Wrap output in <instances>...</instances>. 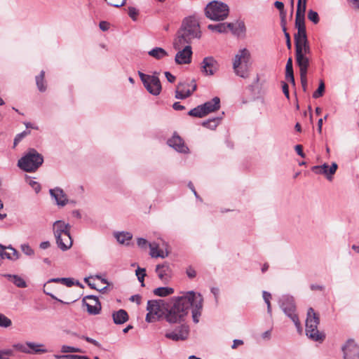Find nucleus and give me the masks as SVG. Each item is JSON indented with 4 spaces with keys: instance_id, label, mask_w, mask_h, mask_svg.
I'll return each instance as SVG.
<instances>
[{
    "instance_id": "obj_1",
    "label": "nucleus",
    "mask_w": 359,
    "mask_h": 359,
    "mask_svg": "<svg viewBox=\"0 0 359 359\" xmlns=\"http://www.w3.org/2000/svg\"><path fill=\"white\" fill-rule=\"evenodd\" d=\"M201 37L199 24L193 17L185 18L173 41V48L178 50L175 62L179 65L189 64L191 62L192 50L190 43L194 39Z\"/></svg>"
},
{
    "instance_id": "obj_44",
    "label": "nucleus",
    "mask_w": 359,
    "mask_h": 359,
    "mask_svg": "<svg viewBox=\"0 0 359 359\" xmlns=\"http://www.w3.org/2000/svg\"><path fill=\"white\" fill-rule=\"evenodd\" d=\"M274 6L277 9H278L280 11V16H281V21H282V24H283L285 22V15H286L285 11H284V4L281 1H276L274 3Z\"/></svg>"
},
{
    "instance_id": "obj_15",
    "label": "nucleus",
    "mask_w": 359,
    "mask_h": 359,
    "mask_svg": "<svg viewBox=\"0 0 359 359\" xmlns=\"http://www.w3.org/2000/svg\"><path fill=\"white\" fill-rule=\"evenodd\" d=\"M165 337L173 341H183L187 339L189 336V327L184 325H181L177 330L168 332Z\"/></svg>"
},
{
    "instance_id": "obj_41",
    "label": "nucleus",
    "mask_w": 359,
    "mask_h": 359,
    "mask_svg": "<svg viewBox=\"0 0 359 359\" xmlns=\"http://www.w3.org/2000/svg\"><path fill=\"white\" fill-rule=\"evenodd\" d=\"M31 133L29 130H24L23 132L18 134L13 141V147L15 148L23 138L29 135Z\"/></svg>"
},
{
    "instance_id": "obj_45",
    "label": "nucleus",
    "mask_w": 359,
    "mask_h": 359,
    "mask_svg": "<svg viewBox=\"0 0 359 359\" xmlns=\"http://www.w3.org/2000/svg\"><path fill=\"white\" fill-rule=\"evenodd\" d=\"M61 352L64 353H82V350L79 348L63 345L61 348Z\"/></svg>"
},
{
    "instance_id": "obj_58",
    "label": "nucleus",
    "mask_w": 359,
    "mask_h": 359,
    "mask_svg": "<svg viewBox=\"0 0 359 359\" xmlns=\"http://www.w3.org/2000/svg\"><path fill=\"white\" fill-rule=\"evenodd\" d=\"M61 283L67 287H72L74 285V279L70 278H61Z\"/></svg>"
},
{
    "instance_id": "obj_37",
    "label": "nucleus",
    "mask_w": 359,
    "mask_h": 359,
    "mask_svg": "<svg viewBox=\"0 0 359 359\" xmlns=\"http://www.w3.org/2000/svg\"><path fill=\"white\" fill-rule=\"evenodd\" d=\"M208 28L210 30L217 32L218 33H226L225 25L224 22L218 23L217 25H209Z\"/></svg>"
},
{
    "instance_id": "obj_40",
    "label": "nucleus",
    "mask_w": 359,
    "mask_h": 359,
    "mask_svg": "<svg viewBox=\"0 0 359 359\" xmlns=\"http://www.w3.org/2000/svg\"><path fill=\"white\" fill-rule=\"evenodd\" d=\"M325 92V83L321 80L318 89L313 93V97L315 99L322 97Z\"/></svg>"
},
{
    "instance_id": "obj_33",
    "label": "nucleus",
    "mask_w": 359,
    "mask_h": 359,
    "mask_svg": "<svg viewBox=\"0 0 359 359\" xmlns=\"http://www.w3.org/2000/svg\"><path fill=\"white\" fill-rule=\"evenodd\" d=\"M151 249L150 255L152 257H161L165 258L168 255V252H164L163 250H158V245L154 246L153 244H149Z\"/></svg>"
},
{
    "instance_id": "obj_29",
    "label": "nucleus",
    "mask_w": 359,
    "mask_h": 359,
    "mask_svg": "<svg viewBox=\"0 0 359 359\" xmlns=\"http://www.w3.org/2000/svg\"><path fill=\"white\" fill-rule=\"evenodd\" d=\"M188 115L197 118H203L206 116L205 109L202 104L197 106L196 107L191 109L188 112Z\"/></svg>"
},
{
    "instance_id": "obj_43",
    "label": "nucleus",
    "mask_w": 359,
    "mask_h": 359,
    "mask_svg": "<svg viewBox=\"0 0 359 359\" xmlns=\"http://www.w3.org/2000/svg\"><path fill=\"white\" fill-rule=\"evenodd\" d=\"M295 27L297 29L306 28L305 16L296 15L295 16Z\"/></svg>"
},
{
    "instance_id": "obj_26",
    "label": "nucleus",
    "mask_w": 359,
    "mask_h": 359,
    "mask_svg": "<svg viewBox=\"0 0 359 359\" xmlns=\"http://www.w3.org/2000/svg\"><path fill=\"white\" fill-rule=\"evenodd\" d=\"M162 302V300H149L147 302V310L160 316L161 303Z\"/></svg>"
},
{
    "instance_id": "obj_8",
    "label": "nucleus",
    "mask_w": 359,
    "mask_h": 359,
    "mask_svg": "<svg viewBox=\"0 0 359 359\" xmlns=\"http://www.w3.org/2000/svg\"><path fill=\"white\" fill-rule=\"evenodd\" d=\"M138 74L144 86L149 93L153 95H158L161 93L162 87L160 79L156 75V72L154 75H148L138 72Z\"/></svg>"
},
{
    "instance_id": "obj_53",
    "label": "nucleus",
    "mask_w": 359,
    "mask_h": 359,
    "mask_svg": "<svg viewBox=\"0 0 359 359\" xmlns=\"http://www.w3.org/2000/svg\"><path fill=\"white\" fill-rule=\"evenodd\" d=\"M299 74H300L301 83H302L303 90L304 92H306V88H307V77H306L307 73H304V74L299 73Z\"/></svg>"
},
{
    "instance_id": "obj_6",
    "label": "nucleus",
    "mask_w": 359,
    "mask_h": 359,
    "mask_svg": "<svg viewBox=\"0 0 359 359\" xmlns=\"http://www.w3.org/2000/svg\"><path fill=\"white\" fill-rule=\"evenodd\" d=\"M229 13L227 4L218 1L210 2L205 8V16L214 21L224 20L227 18Z\"/></svg>"
},
{
    "instance_id": "obj_31",
    "label": "nucleus",
    "mask_w": 359,
    "mask_h": 359,
    "mask_svg": "<svg viewBox=\"0 0 359 359\" xmlns=\"http://www.w3.org/2000/svg\"><path fill=\"white\" fill-rule=\"evenodd\" d=\"M174 292L172 287H160L154 290V294L159 297H166Z\"/></svg>"
},
{
    "instance_id": "obj_19",
    "label": "nucleus",
    "mask_w": 359,
    "mask_h": 359,
    "mask_svg": "<svg viewBox=\"0 0 359 359\" xmlns=\"http://www.w3.org/2000/svg\"><path fill=\"white\" fill-rule=\"evenodd\" d=\"M49 192L51 197L55 200L57 205L63 207L67 203V197L62 189L56 187L50 189Z\"/></svg>"
},
{
    "instance_id": "obj_16",
    "label": "nucleus",
    "mask_w": 359,
    "mask_h": 359,
    "mask_svg": "<svg viewBox=\"0 0 359 359\" xmlns=\"http://www.w3.org/2000/svg\"><path fill=\"white\" fill-rule=\"evenodd\" d=\"M156 272L158 278L163 283H167L169 282L171 278V269L167 262L162 264H158L156 267Z\"/></svg>"
},
{
    "instance_id": "obj_7",
    "label": "nucleus",
    "mask_w": 359,
    "mask_h": 359,
    "mask_svg": "<svg viewBox=\"0 0 359 359\" xmlns=\"http://www.w3.org/2000/svg\"><path fill=\"white\" fill-rule=\"evenodd\" d=\"M279 304L284 313L294 323L299 332L302 331L301 323L296 314V305L293 297L283 295L280 298Z\"/></svg>"
},
{
    "instance_id": "obj_28",
    "label": "nucleus",
    "mask_w": 359,
    "mask_h": 359,
    "mask_svg": "<svg viewBox=\"0 0 359 359\" xmlns=\"http://www.w3.org/2000/svg\"><path fill=\"white\" fill-rule=\"evenodd\" d=\"M148 54L155 59L160 60L168 55V53L162 48L156 47L148 52Z\"/></svg>"
},
{
    "instance_id": "obj_17",
    "label": "nucleus",
    "mask_w": 359,
    "mask_h": 359,
    "mask_svg": "<svg viewBox=\"0 0 359 359\" xmlns=\"http://www.w3.org/2000/svg\"><path fill=\"white\" fill-rule=\"evenodd\" d=\"M168 144L178 152L186 154L189 151V149L184 144L183 140L175 133L168 140Z\"/></svg>"
},
{
    "instance_id": "obj_50",
    "label": "nucleus",
    "mask_w": 359,
    "mask_h": 359,
    "mask_svg": "<svg viewBox=\"0 0 359 359\" xmlns=\"http://www.w3.org/2000/svg\"><path fill=\"white\" fill-rule=\"evenodd\" d=\"M21 250L28 256L33 255L34 253V250L29 246V244H22L20 246Z\"/></svg>"
},
{
    "instance_id": "obj_60",
    "label": "nucleus",
    "mask_w": 359,
    "mask_h": 359,
    "mask_svg": "<svg viewBox=\"0 0 359 359\" xmlns=\"http://www.w3.org/2000/svg\"><path fill=\"white\" fill-rule=\"evenodd\" d=\"M29 185L34 189V191L38 193L41 190V185L36 181L30 180L29 182Z\"/></svg>"
},
{
    "instance_id": "obj_27",
    "label": "nucleus",
    "mask_w": 359,
    "mask_h": 359,
    "mask_svg": "<svg viewBox=\"0 0 359 359\" xmlns=\"http://www.w3.org/2000/svg\"><path fill=\"white\" fill-rule=\"evenodd\" d=\"M115 238L117 241L121 244L128 245V242L132 239L133 235L130 232H116L114 233Z\"/></svg>"
},
{
    "instance_id": "obj_54",
    "label": "nucleus",
    "mask_w": 359,
    "mask_h": 359,
    "mask_svg": "<svg viewBox=\"0 0 359 359\" xmlns=\"http://www.w3.org/2000/svg\"><path fill=\"white\" fill-rule=\"evenodd\" d=\"M158 315L150 313L148 311L147 314L146 315V321L148 323H152L156 321L158 318Z\"/></svg>"
},
{
    "instance_id": "obj_24",
    "label": "nucleus",
    "mask_w": 359,
    "mask_h": 359,
    "mask_svg": "<svg viewBox=\"0 0 359 359\" xmlns=\"http://www.w3.org/2000/svg\"><path fill=\"white\" fill-rule=\"evenodd\" d=\"M114 323L117 325H121L128 320V313L123 309H119L112 313Z\"/></svg>"
},
{
    "instance_id": "obj_9",
    "label": "nucleus",
    "mask_w": 359,
    "mask_h": 359,
    "mask_svg": "<svg viewBox=\"0 0 359 359\" xmlns=\"http://www.w3.org/2000/svg\"><path fill=\"white\" fill-rule=\"evenodd\" d=\"M190 306L192 307V318L195 323H198L199 317L201 316L203 299L200 293L189 291Z\"/></svg>"
},
{
    "instance_id": "obj_3",
    "label": "nucleus",
    "mask_w": 359,
    "mask_h": 359,
    "mask_svg": "<svg viewBox=\"0 0 359 359\" xmlns=\"http://www.w3.org/2000/svg\"><path fill=\"white\" fill-rule=\"evenodd\" d=\"M251 68L250 53L246 48L241 49L235 55L233 62V69L235 74L243 79L250 76Z\"/></svg>"
},
{
    "instance_id": "obj_57",
    "label": "nucleus",
    "mask_w": 359,
    "mask_h": 359,
    "mask_svg": "<svg viewBox=\"0 0 359 359\" xmlns=\"http://www.w3.org/2000/svg\"><path fill=\"white\" fill-rule=\"evenodd\" d=\"M293 73L292 60L290 57L286 64L285 74Z\"/></svg>"
},
{
    "instance_id": "obj_5",
    "label": "nucleus",
    "mask_w": 359,
    "mask_h": 359,
    "mask_svg": "<svg viewBox=\"0 0 359 359\" xmlns=\"http://www.w3.org/2000/svg\"><path fill=\"white\" fill-rule=\"evenodd\" d=\"M43 163V157L36 149H30L18 160V166L28 172L36 171Z\"/></svg>"
},
{
    "instance_id": "obj_34",
    "label": "nucleus",
    "mask_w": 359,
    "mask_h": 359,
    "mask_svg": "<svg viewBox=\"0 0 359 359\" xmlns=\"http://www.w3.org/2000/svg\"><path fill=\"white\" fill-rule=\"evenodd\" d=\"M221 119V117L210 118L207 121H203L202 123V126L210 129H215L219 125Z\"/></svg>"
},
{
    "instance_id": "obj_48",
    "label": "nucleus",
    "mask_w": 359,
    "mask_h": 359,
    "mask_svg": "<svg viewBox=\"0 0 359 359\" xmlns=\"http://www.w3.org/2000/svg\"><path fill=\"white\" fill-rule=\"evenodd\" d=\"M13 346L16 350H18L22 353H32V351L29 349V346L27 345V342L25 344H15Z\"/></svg>"
},
{
    "instance_id": "obj_21",
    "label": "nucleus",
    "mask_w": 359,
    "mask_h": 359,
    "mask_svg": "<svg viewBox=\"0 0 359 359\" xmlns=\"http://www.w3.org/2000/svg\"><path fill=\"white\" fill-rule=\"evenodd\" d=\"M55 240L58 248L63 251L69 249L73 243L69 231L62 234L59 238H57Z\"/></svg>"
},
{
    "instance_id": "obj_42",
    "label": "nucleus",
    "mask_w": 359,
    "mask_h": 359,
    "mask_svg": "<svg viewBox=\"0 0 359 359\" xmlns=\"http://www.w3.org/2000/svg\"><path fill=\"white\" fill-rule=\"evenodd\" d=\"M262 296L265 303L267 305V312L269 314L271 315V306L270 302L271 294L266 291H263Z\"/></svg>"
},
{
    "instance_id": "obj_62",
    "label": "nucleus",
    "mask_w": 359,
    "mask_h": 359,
    "mask_svg": "<svg viewBox=\"0 0 359 359\" xmlns=\"http://www.w3.org/2000/svg\"><path fill=\"white\" fill-rule=\"evenodd\" d=\"M81 338L85 339L86 341H88L90 344H93V345H95L96 346L99 347L100 346V343L97 341H96L90 337H86V336H81Z\"/></svg>"
},
{
    "instance_id": "obj_20",
    "label": "nucleus",
    "mask_w": 359,
    "mask_h": 359,
    "mask_svg": "<svg viewBox=\"0 0 359 359\" xmlns=\"http://www.w3.org/2000/svg\"><path fill=\"white\" fill-rule=\"evenodd\" d=\"M71 226L62 220H57L53 224V231L55 239L62 234L70 231Z\"/></svg>"
},
{
    "instance_id": "obj_61",
    "label": "nucleus",
    "mask_w": 359,
    "mask_h": 359,
    "mask_svg": "<svg viewBox=\"0 0 359 359\" xmlns=\"http://www.w3.org/2000/svg\"><path fill=\"white\" fill-rule=\"evenodd\" d=\"M282 88H283V92L284 95H285V97L287 99H289L290 98L289 86L284 81L282 82Z\"/></svg>"
},
{
    "instance_id": "obj_38",
    "label": "nucleus",
    "mask_w": 359,
    "mask_h": 359,
    "mask_svg": "<svg viewBox=\"0 0 359 359\" xmlns=\"http://www.w3.org/2000/svg\"><path fill=\"white\" fill-rule=\"evenodd\" d=\"M135 275L137 276L138 280L141 283V286L144 287V278L147 276L146 269L138 266L135 271Z\"/></svg>"
},
{
    "instance_id": "obj_2",
    "label": "nucleus",
    "mask_w": 359,
    "mask_h": 359,
    "mask_svg": "<svg viewBox=\"0 0 359 359\" xmlns=\"http://www.w3.org/2000/svg\"><path fill=\"white\" fill-rule=\"evenodd\" d=\"M189 292L185 295L175 299L172 305L167 309L165 320L170 323H177L184 320L190 307Z\"/></svg>"
},
{
    "instance_id": "obj_11",
    "label": "nucleus",
    "mask_w": 359,
    "mask_h": 359,
    "mask_svg": "<svg viewBox=\"0 0 359 359\" xmlns=\"http://www.w3.org/2000/svg\"><path fill=\"white\" fill-rule=\"evenodd\" d=\"M344 359H359V345L352 339L341 346Z\"/></svg>"
},
{
    "instance_id": "obj_63",
    "label": "nucleus",
    "mask_w": 359,
    "mask_h": 359,
    "mask_svg": "<svg viewBox=\"0 0 359 359\" xmlns=\"http://www.w3.org/2000/svg\"><path fill=\"white\" fill-rule=\"evenodd\" d=\"M100 29L102 31H107L109 28V24L106 21H101L99 24Z\"/></svg>"
},
{
    "instance_id": "obj_10",
    "label": "nucleus",
    "mask_w": 359,
    "mask_h": 359,
    "mask_svg": "<svg viewBox=\"0 0 359 359\" xmlns=\"http://www.w3.org/2000/svg\"><path fill=\"white\" fill-rule=\"evenodd\" d=\"M196 84L193 80L189 82H180L175 90V98L183 100L189 97L196 90Z\"/></svg>"
},
{
    "instance_id": "obj_52",
    "label": "nucleus",
    "mask_w": 359,
    "mask_h": 359,
    "mask_svg": "<svg viewBox=\"0 0 359 359\" xmlns=\"http://www.w3.org/2000/svg\"><path fill=\"white\" fill-rule=\"evenodd\" d=\"M224 25L226 32L230 30L233 34L239 36V32L237 29H234L235 26L233 23L224 22Z\"/></svg>"
},
{
    "instance_id": "obj_18",
    "label": "nucleus",
    "mask_w": 359,
    "mask_h": 359,
    "mask_svg": "<svg viewBox=\"0 0 359 359\" xmlns=\"http://www.w3.org/2000/svg\"><path fill=\"white\" fill-rule=\"evenodd\" d=\"M295 59L299 68V73H307L310 60L307 56L302 55L300 48H297V51L295 53Z\"/></svg>"
},
{
    "instance_id": "obj_14",
    "label": "nucleus",
    "mask_w": 359,
    "mask_h": 359,
    "mask_svg": "<svg viewBox=\"0 0 359 359\" xmlns=\"http://www.w3.org/2000/svg\"><path fill=\"white\" fill-rule=\"evenodd\" d=\"M219 68L217 60L213 57H206L201 62V71L207 76L213 75Z\"/></svg>"
},
{
    "instance_id": "obj_55",
    "label": "nucleus",
    "mask_w": 359,
    "mask_h": 359,
    "mask_svg": "<svg viewBox=\"0 0 359 359\" xmlns=\"http://www.w3.org/2000/svg\"><path fill=\"white\" fill-rule=\"evenodd\" d=\"M137 245L143 249H146L147 246H149V244L147 241L143 238H139L137 241Z\"/></svg>"
},
{
    "instance_id": "obj_59",
    "label": "nucleus",
    "mask_w": 359,
    "mask_h": 359,
    "mask_svg": "<svg viewBox=\"0 0 359 359\" xmlns=\"http://www.w3.org/2000/svg\"><path fill=\"white\" fill-rule=\"evenodd\" d=\"M186 273H187V276L189 278H194L196 276V272L195 269L191 266H189L187 268Z\"/></svg>"
},
{
    "instance_id": "obj_25",
    "label": "nucleus",
    "mask_w": 359,
    "mask_h": 359,
    "mask_svg": "<svg viewBox=\"0 0 359 359\" xmlns=\"http://www.w3.org/2000/svg\"><path fill=\"white\" fill-rule=\"evenodd\" d=\"M4 276L18 287L25 288L27 286L26 281L18 275L5 274Z\"/></svg>"
},
{
    "instance_id": "obj_56",
    "label": "nucleus",
    "mask_w": 359,
    "mask_h": 359,
    "mask_svg": "<svg viewBox=\"0 0 359 359\" xmlns=\"http://www.w3.org/2000/svg\"><path fill=\"white\" fill-rule=\"evenodd\" d=\"M234 29H237L239 32V35L242 33H245L246 30L245 23L242 21L238 22Z\"/></svg>"
},
{
    "instance_id": "obj_23",
    "label": "nucleus",
    "mask_w": 359,
    "mask_h": 359,
    "mask_svg": "<svg viewBox=\"0 0 359 359\" xmlns=\"http://www.w3.org/2000/svg\"><path fill=\"white\" fill-rule=\"evenodd\" d=\"M202 105L203 109H205L206 115H208L210 113L217 111L220 108V99L218 97H215Z\"/></svg>"
},
{
    "instance_id": "obj_22",
    "label": "nucleus",
    "mask_w": 359,
    "mask_h": 359,
    "mask_svg": "<svg viewBox=\"0 0 359 359\" xmlns=\"http://www.w3.org/2000/svg\"><path fill=\"white\" fill-rule=\"evenodd\" d=\"M0 257L7 258L11 260H16L19 258L18 252L11 246L8 248L0 244Z\"/></svg>"
},
{
    "instance_id": "obj_49",
    "label": "nucleus",
    "mask_w": 359,
    "mask_h": 359,
    "mask_svg": "<svg viewBox=\"0 0 359 359\" xmlns=\"http://www.w3.org/2000/svg\"><path fill=\"white\" fill-rule=\"evenodd\" d=\"M108 5L119 8L125 5L126 0H104Z\"/></svg>"
},
{
    "instance_id": "obj_51",
    "label": "nucleus",
    "mask_w": 359,
    "mask_h": 359,
    "mask_svg": "<svg viewBox=\"0 0 359 359\" xmlns=\"http://www.w3.org/2000/svg\"><path fill=\"white\" fill-rule=\"evenodd\" d=\"M128 15L133 20H136L137 16L138 15V11L135 7H132V6L128 7Z\"/></svg>"
},
{
    "instance_id": "obj_36",
    "label": "nucleus",
    "mask_w": 359,
    "mask_h": 359,
    "mask_svg": "<svg viewBox=\"0 0 359 359\" xmlns=\"http://www.w3.org/2000/svg\"><path fill=\"white\" fill-rule=\"evenodd\" d=\"M307 0H298L296 15L305 16Z\"/></svg>"
},
{
    "instance_id": "obj_12",
    "label": "nucleus",
    "mask_w": 359,
    "mask_h": 359,
    "mask_svg": "<svg viewBox=\"0 0 359 359\" xmlns=\"http://www.w3.org/2000/svg\"><path fill=\"white\" fill-rule=\"evenodd\" d=\"M83 304L87 307V311L90 315H97L101 311V304L96 296L88 295L83 297Z\"/></svg>"
},
{
    "instance_id": "obj_13",
    "label": "nucleus",
    "mask_w": 359,
    "mask_h": 359,
    "mask_svg": "<svg viewBox=\"0 0 359 359\" xmlns=\"http://www.w3.org/2000/svg\"><path fill=\"white\" fill-rule=\"evenodd\" d=\"M337 168L338 165L336 163H332L330 166L327 163H324L321 165L313 166L311 168V170L316 174L324 175L329 181H331L333 178V175L337 170Z\"/></svg>"
},
{
    "instance_id": "obj_32",
    "label": "nucleus",
    "mask_w": 359,
    "mask_h": 359,
    "mask_svg": "<svg viewBox=\"0 0 359 359\" xmlns=\"http://www.w3.org/2000/svg\"><path fill=\"white\" fill-rule=\"evenodd\" d=\"M297 48H300L301 53L302 55L307 56V55H309L311 53V48L309 44V41H302L301 43H299L297 41V44H295V52L297 51Z\"/></svg>"
},
{
    "instance_id": "obj_30",
    "label": "nucleus",
    "mask_w": 359,
    "mask_h": 359,
    "mask_svg": "<svg viewBox=\"0 0 359 359\" xmlns=\"http://www.w3.org/2000/svg\"><path fill=\"white\" fill-rule=\"evenodd\" d=\"M45 72L42 70L39 75L36 76V83L39 91L44 92L46 90V86L44 81Z\"/></svg>"
},
{
    "instance_id": "obj_39",
    "label": "nucleus",
    "mask_w": 359,
    "mask_h": 359,
    "mask_svg": "<svg viewBox=\"0 0 359 359\" xmlns=\"http://www.w3.org/2000/svg\"><path fill=\"white\" fill-rule=\"evenodd\" d=\"M27 345L29 346V349L32 351V353H45L46 350L40 349L39 347L43 346L42 344H36L34 342H27Z\"/></svg>"
},
{
    "instance_id": "obj_4",
    "label": "nucleus",
    "mask_w": 359,
    "mask_h": 359,
    "mask_svg": "<svg viewBox=\"0 0 359 359\" xmlns=\"http://www.w3.org/2000/svg\"><path fill=\"white\" fill-rule=\"evenodd\" d=\"M319 323L320 318L318 315L314 311L313 308H309L306 320V334L314 341L322 342L325 338V334L318 331V325Z\"/></svg>"
},
{
    "instance_id": "obj_47",
    "label": "nucleus",
    "mask_w": 359,
    "mask_h": 359,
    "mask_svg": "<svg viewBox=\"0 0 359 359\" xmlns=\"http://www.w3.org/2000/svg\"><path fill=\"white\" fill-rule=\"evenodd\" d=\"M308 19L313 22L314 24H318L320 21L318 13L313 10H309L308 11Z\"/></svg>"
},
{
    "instance_id": "obj_64",
    "label": "nucleus",
    "mask_w": 359,
    "mask_h": 359,
    "mask_svg": "<svg viewBox=\"0 0 359 359\" xmlns=\"http://www.w3.org/2000/svg\"><path fill=\"white\" fill-rule=\"evenodd\" d=\"M351 4L352 7L359 11V0H348Z\"/></svg>"
},
{
    "instance_id": "obj_46",
    "label": "nucleus",
    "mask_w": 359,
    "mask_h": 359,
    "mask_svg": "<svg viewBox=\"0 0 359 359\" xmlns=\"http://www.w3.org/2000/svg\"><path fill=\"white\" fill-rule=\"evenodd\" d=\"M12 325L11 319L6 317L4 314L0 313V327H8Z\"/></svg>"
},
{
    "instance_id": "obj_35",
    "label": "nucleus",
    "mask_w": 359,
    "mask_h": 359,
    "mask_svg": "<svg viewBox=\"0 0 359 359\" xmlns=\"http://www.w3.org/2000/svg\"><path fill=\"white\" fill-rule=\"evenodd\" d=\"M297 40L299 43L308 40L306 28L297 29V33L294 34V45L297 44Z\"/></svg>"
}]
</instances>
